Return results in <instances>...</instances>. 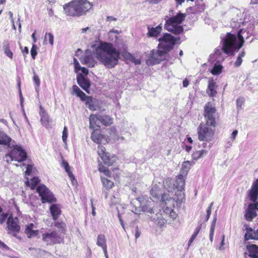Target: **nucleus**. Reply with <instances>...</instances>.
Returning <instances> with one entry per match:
<instances>
[{"mask_svg":"<svg viewBox=\"0 0 258 258\" xmlns=\"http://www.w3.org/2000/svg\"><path fill=\"white\" fill-rule=\"evenodd\" d=\"M243 32L246 30L240 29L237 34L228 32L225 36H221L222 47L216 49L214 53L210 55L209 61L211 63L215 62L221 63L226 57L225 54L234 55V52L238 51L244 42Z\"/></svg>","mask_w":258,"mask_h":258,"instance_id":"1","label":"nucleus"},{"mask_svg":"<svg viewBox=\"0 0 258 258\" xmlns=\"http://www.w3.org/2000/svg\"><path fill=\"white\" fill-rule=\"evenodd\" d=\"M94 53L96 58L108 69H112L118 64L120 55L124 60H129L133 56V54L127 51L126 46L120 51L112 43L105 42H101Z\"/></svg>","mask_w":258,"mask_h":258,"instance_id":"2","label":"nucleus"},{"mask_svg":"<svg viewBox=\"0 0 258 258\" xmlns=\"http://www.w3.org/2000/svg\"><path fill=\"white\" fill-rule=\"evenodd\" d=\"M180 37H174L169 33H164L158 40L159 44L157 50H152L146 63L148 66L159 64L163 60L161 57L173 49L174 46L180 41Z\"/></svg>","mask_w":258,"mask_h":258,"instance_id":"3","label":"nucleus"},{"mask_svg":"<svg viewBox=\"0 0 258 258\" xmlns=\"http://www.w3.org/2000/svg\"><path fill=\"white\" fill-rule=\"evenodd\" d=\"M92 6V4L88 0H76L64 5L63 10L68 16H81L88 12Z\"/></svg>","mask_w":258,"mask_h":258,"instance_id":"4","label":"nucleus"},{"mask_svg":"<svg viewBox=\"0 0 258 258\" xmlns=\"http://www.w3.org/2000/svg\"><path fill=\"white\" fill-rule=\"evenodd\" d=\"M186 14L180 11L176 15L171 17L166 16L164 28L175 35L181 34L183 32L184 29L183 26L180 25L184 20Z\"/></svg>","mask_w":258,"mask_h":258,"instance_id":"5","label":"nucleus"},{"mask_svg":"<svg viewBox=\"0 0 258 258\" xmlns=\"http://www.w3.org/2000/svg\"><path fill=\"white\" fill-rule=\"evenodd\" d=\"M152 202L147 201L144 197H140L131 202V211L136 214H139L141 211L146 213L150 216L154 213L151 207Z\"/></svg>","mask_w":258,"mask_h":258,"instance_id":"6","label":"nucleus"},{"mask_svg":"<svg viewBox=\"0 0 258 258\" xmlns=\"http://www.w3.org/2000/svg\"><path fill=\"white\" fill-rule=\"evenodd\" d=\"M40 233L41 234L42 241L47 245L60 244L63 240L56 230H46L42 228L40 230Z\"/></svg>","mask_w":258,"mask_h":258,"instance_id":"7","label":"nucleus"},{"mask_svg":"<svg viewBox=\"0 0 258 258\" xmlns=\"http://www.w3.org/2000/svg\"><path fill=\"white\" fill-rule=\"evenodd\" d=\"M36 190L39 194L42 204H52L56 202L57 200L54 195L44 184H40L38 185L36 188Z\"/></svg>","mask_w":258,"mask_h":258,"instance_id":"8","label":"nucleus"},{"mask_svg":"<svg viewBox=\"0 0 258 258\" xmlns=\"http://www.w3.org/2000/svg\"><path fill=\"white\" fill-rule=\"evenodd\" d=\"M12 150L6 157L9 156L12 161L15 160L18 162H21L26 160L27 154L21 146L16 145L15 143L12 144Z\"/></svg>","mask_w":258,"mask_h":258,"instance_id":"9","label":"nucleus"},{"mask_svg":"<svg viewBox=\"0 0 258 258\" xmlns=\"http://www.w3.org/2000/svg\"><path fill=\"white\" fill-rule=\"evenodd\" d=\"M207 123H201L197 128L198 138L200 141L210 142L214 135V130Z\"/></svg>","mask_w":258,"mask_h":258,"instance_id":"10","label":"nucleus"},{"mask_svg":"<svg viewBox=\"0 0 258 258\" xmlns=\"http://www.w3.org/2000/svg\"><path fill=\"white\" fill-rule=\"evenodd\" d=\"M216 112V108L212 105L210 102L207 103L205 107L204 110V115L206 120L207 124L211 126H216L215 113Z\"/></svg>","mask_w":258,"mask_h":258,"instance_id":"11","label":"nucleus"},{"mask_svg":"<svg viewBox=\"0 0 258 258\" xmlns=\"http://www.w3.org/2000/svg\"><path fill=\"white\" fill-rule=\"evenodd\" d=\"M7 224L8 230L13 235H16L20 232L21 227L18 224V218H14L12 216H9L7 219Z\"/></svg>","mask_w":258,"mask_h":258,"instance_id":"12","label":"nucleus"},{"mask_svg":"<svg viewBox=\"0 0 258 258\" xmlns=\"http://www.w3.org/2000/svg\"><path fill=\"white\" fill-rule=\"evenodd\" d=\"M80 61L83 64L87 66L89 68H93L96 64L92 51L90 50H86L85 54L80 58Z\"/></svg>","mask_w":258,"mask_h":258,"instance_id":"13","label":"nucleus"},{"mask_svg":"<svg viewBox=\"0 0 258 258\" xmlns=\"http://www.w3.org/2000/svg\"><path fill=\"white\" fill-rule=\"evenodd\" d=\"M258 211V203H250L244 214L245 219L251 221L256 216V211Z\"/></svg>","mask_w":258,"mask_h":258,"instance_id":"14","label":"nucleus"},{"mask_svg":"<svg viewBox=\"0 0 258 258\" xmlns=\"http://www.w3.org/2000/svg\"><path fill=\"white\" fill-rule=\"evenodd\" d=\"M77 82L80 87L87 93H90V81L87 78L80 73L77 75Z\"/></svg>","mask_w":258,"mask_h":258,"instance_id":"15","label":"nucleus"},{"mask_svg":"<svg viewBox=\"0 0 258 258\" xmlns=\"http://www.w3.org/2000/svg\"><path fill=\"white\" fill-rule=\"evenodd\" d=\"M184 195L183 193H179L176 195H175L174 198H171L169 195L168 194H163L161 195V200L162 202L165 203V204H167V202L173 203L174 201H176L177 204H181L183 200L184 199Z\"/></svg>","mask_w":258,"mask_h":258,"instance_id":"16","label":"nucleus"},{"mask_svg":"<svg viewBox=\"0 0 258 258\" xmlns=\"http://www.w3.org/2000/svg\"><path fill=\"white\" fill-rule=\"evenodd\" d=\"M15 143V141L13 140L4 131H0V146L12 148V144Z\"/></svg>","mask_w":258,"mask_h":258,"instance_id":"17","label":"nucleus"},{"mask_svg":"<svg viewBox=\"0 0 258 258\" xmlns=\"http://www.w3.org/2000/svg\"><path fill=\"white\" fill-rule=\"evenodd\" d=\"M248 197L249 200L253 203H257L256 201L258 199V179L255 180L252 183Z\"/></svg>","mask_w":258,"mask_h":258,"instance_id":"18","label":"nucleus"},{"mask_svg":"<svg viewBox=\"0 0 258 258\" xmlns=\"http://www.w3.org/2000/svg\"><path fill=\"white\" fill-rule=\"evenodd\" d=\"M104 147L101 146V149L102 150V155L101 156V158L104 163V164L109 166L115 162L116 157L115 155H110L108 153H105L103 150L102 148Z\"/></svg>","mask_w":258,"mask_h":258,"instance_id":"19","label":"nucleus"},{"mask_svg":"<svg viewBox=\"0 0 258 258\" xmlns=\"http://www.w3.org/2000/svg\"><path fill=\"white\" fill-rule=\"evenodd\" d=\"M35 225L33 223H31L28 224L26 226L25 229V233L29 238H31L35 237H37L40 233V230H34L33 228Z\"/></svg>","mask_w":258,"mask_h":258,"instance_id":"20","label":"nucleus"},{"mask_svg":"<svg viewBox=\"0 0 258 258\" xmlns=\"http://www.w3.org/2000/svg\"><path fill=\"white\" fill-rule=\"evenodd\" d=\"M173 185L179 193H182L181 191L184 190L185 176L182 174L178 175Z\"/></svg>","mask_w":258,"mask_h":258,"instance_id":"21","label":"nucleus"},{"mask_svg":"<svg viewBox=\"0 0 258 258\" xmlns=\"http://www.w3.org/2000/svg\"><path fill=\"white\" fill-rule=\"evenodd\" d=\"M85 104L86 106L92 111L96 110L100 107L99 100L92 96L88 97Z\"/></svg>","mask_w":258,"mask_h":258,"instance_id":"22","label":"nucleus"},{"mask_svg":"<svg viewBox=\"0 0 258 258\" xmlns=\"http://www.w3.org/2000/svg\"><path fill=\"white\" fill-rule=\"evenodd\" d=\"M49 210L54 221L57 220L61 213L60 205L53 204L50 206Z\"/></svg>","mask_w":258,"mask_h":258,"instance_id":"23","label":"nucleus"},{"mask_svg":"<svg viewBox=\"0 0 258 258\" xmlns=\"http://www.w3.org/2000/svg\"><path fill=\"white\" fill-rule=\"evenodd\" d=\"M98 121L105 126H110L113 123V119L107 114L99 113Z\"/></svg>","mask_w":258,"mask_h":258,"instance_id":"24","label":"nucleus"},{"mask_svg":"<svg viewBox=\"0 0 258 258\" xmlns=\"http://www.w3.org/2000/svg\"><path fill=\"white\" fill-rule=\"evenodd\" d=\"M166 217H165L162 213H157L154 216H151L153 221L158 225L160 227L163 226L166 222L165 220Z\"/></svg>","mask_w":258,"mask_h":258,"instance_id":"25","label":"nucleus"},{"mask_svg":"<svg viewBox=\"0 0 258 258\" xmlns=\"http://www.w3.org/2000/svg\"><path fill=\"white\" fill-rule=\"evenodd\" d=\"M40 111L39 114L41 117V122L43 125L47 127L48 125L49 118L48 114L46 112L45 110L42 107V106H40Z\"/></svg>","mask_w":258,"mask_h":258,"instance_id":"26","label":"nucleus"},{"mask_svg":"<svg viewBox=\"0 0 258 258\" xmlns=\"http://www.w3.org/2000/svg\"><path fill=\"white\" fill-rule=\"evenodd\" d=\"M217 86L216 82H214L213 79H210L208 82V90L210 92L209 95L211 97H214L217 93Z\"/></svg>","mask_w":258,"mask_h":258,"instance_id":"27","label":"nucleus"},{"mask_svg":"<svg viewBox=\"0 0 258 258\" xmlns=\"http://www.w3.org/2000/svg\"><path fill=\"white\" fill-rule=\"evenodd\" d=\"M249 252V256L251 258H258V246L255 244H250L246 246Z\"/></svg>","mask_w":258,"mask_h":258,"instance_id":"28","label":"nucleus"},{"mask_svg":"<svg viewBox=\"0 0 258 258\" xmlns=\"http://www.w3.org/2000/svg\"><path fill=\"white\" fill-rule=\"evenodd\" d=\"M103 138L102 135L100 133L99 130H94L91 134V139L92 141L97 143L100 144Z\"/></svg>","mask_w":258,"mask_h":258,"instance_id":"29","label":"nucleus"},{"mask_svg":"<svg viewBox=\"0 0 258 258\" xmlns=\"http://www.w3.org/2000/svg\"><path fill=\"white\" fill-rule=\"evenodd\" d=\"M99 113L96 114H91L89 116L90 127L94 129L96 127H100L98 123Z\"/></svg>","mask_w":258,"mask_h":258,"instance_id":"30","label":"nucleus"},{"mask_svg":"<svg viewBox=\"0 0 258 258\" xmlns=\"http://www.w3.org/2000/svg\"><path fill=\"white\" fill-rule=\"evenodd\" d=\"M212 64H213V66L210 71V73L212 75L215 76L220 75L222 73L223 70V66L221 63L215 62L214 63H212Z\"/></svg>","mask_w":258,"mask_h":258,"instance_id":"31","label":"nucleus"},{"mask_svg":"<svg viewBox=\"0 0 258 258\" xmlns=\"http://www.w3.org/2000/svg\"><path fill=\"white\" fill-rule=\"evenodd\" d=\"M162 30V26L161 25H158L157 27L154 28H148V34L150 37H157L158 35L161 33Z\"/></svg>","mask_w":258,"mask_h":258,"instance_id":"32","label":"nucleus"},{"mask_svg":"<svg viewBox=\"0 0 258 258\" xmlns=\"http://www.w3.org/2000/svg\"><path fill=\"white\" fill-rule=\"evenodd\" d=\"M61 166L64 168L66 172L68 173L72 182H73V180H75V177L72 172L70 171V166L68 162L65 160H63L61 163Z\"/></svg>","mask_w":258,"mask_h":258,"instance_id":"33","label":"nucleus"},{"mask_svg":"<svg viewBox=\"0 0 258 258\" xmlns=\"http://www.w3.org/2000/svg\"><path fill=\"white\" fill-rule=\"evenodd\" d=\"M191 166V163L189 161H186L183 162L181 169V174L186 175Z\"/></svg>","mask_w":258,"mask_h":258,"instance_id":"34","label":"nucleus"},{"mask_svg":"<svg viewBox=\"0 0 258 258\" xmlns=\"http://www.w3.org/2000/svg\"><path fill=\"white\" fill-rule=\"evenodd\" d=\"M160 213L163 214L165 217H166V215H168L169 217H170L172 219H175L176 218V214L175 212H174L173 210L171 208L166 207L162 212H160Z\"/></svg>","mask_w":258,"mask_h":258,"instance_id":"35","label":"nucleus"},{"mask_svg":"<svg viewBox=\"0 0 258 258\" xmlns=\"http://www.w3.org/2000/svg\"><path fill=\"white\" fill-rule=\"evenodd\" d=\"M207 153V151L206 150L196 151L192 153V158L194 160H198Z\"/></svg>","mask_w":258,"mask_h":258,"instance_id":"36","label":"nucleus"},{"mask_svg":"<svg viewBox=\"0 0 258 258\" xmlns=\"http://www.w3.org/2000/svg\"><path fill=\"white\" fill-rule=\"evenodd\" d=\"M216 221H217V214L215 213L214 215V218H213L211 226L210 234H209L210 240L211 242L213 241V236H214L215 227Z\"/></svg>","mask_w":258,"mask_h":258,"instance_id":"37","label":"nucleus"},{"mask_svg":"<svg viewBox=\"0 0 258 258\" xmlns=\"http://www.w3.org/2000/svg\"><path fill=\"white\" fill-rule=\"evenodd\" d=\"M96 244L98 246L100 247L106 245V239L104 235L99 234L98 235Z\"/></svg>","mask_w":258,"mask_h":258,"instance_id":"38","label":"nucleus"},{"mask_svg":"<svg viewBox=\"0 0 258 258\" xmlns=\"http://www.w3.org/2000/svg\"><path fill=\"white\" fill-rule=\"evenodd\" d=\"M194 14L201 13L204 11V7L202 5H197L188 8Z\"/></svg>","mask_w":258,"mask_h":258,"instance_id":"39","label":"nucleus"},{"mask_svg":"<svg viewBox=\"0 0 258 258\" xmlns=\"http://www.w3.org/2000/svg\"><path fill=\"white\" fill-rule=\"evenodd\" d=\"M245 53L244 51H241L238 54L236 61L234 62L235 67L238 68L240 67L242 62V58L245 56Z\"/></svg>","mask_w":258,"mask_h":258,"instance_id":"40","label":"nucleus"},{"mask_svg":"<svg viewBox=\"0 0 258 258\" xmlns=\"http://www.w3.org/2000/svg\"><path fill=\"white\" fill-rule=\"evenodd\" d=\"M101 181L104 187L108 189L111 188L114 185L112 181L105 177L102 178Z\"/></svg>","mask_w":258,"mask_h":258,"instance_id":"41","label":"nucleus"},{"mask_svg":"<svg viewBox=\"0 0 258 258\" xmlns=\"http://www.w3.org/2000/svg\"><path fill=\"white\" fill-rule=\"evenodd\" d=\"M33 74L34 76L33 77V80L35 86V90L36 91H37V89L39 88L40 85V81L39 77L35 74V72L34 71H33Z\"/></svg>","mask_w":258,"mask_h":258,"instance_id":"42","label":"nucleus"},{"mask_svg":"<svg viewBox=\"0 0 258 258\" xmlns=\"http://www.w3.org/2000/svg\"><path fill=\"white\" fill-rule=\"evenodd\" d=\"M40 180L39 179V177H34L31 179V188L32 189H34L35 188H36L37 185L39 183Z\"/></svg>","mask_w":258,"mask_h":258,"instance_id":"43","label":"nucleus"},{"mask_svg":"<svg viewBox=\"0 0 258 258\" xmlns=\"http://www.w3.org/2000/svg\"><path fill=\"white\" fill-rule=\"evenodd\" d=\"M213 205V202H212L210 204L208 209H207L206 215L205 216L204 220L203 221V223L207 222L208 221V220L209 219L210 215L211 214V210H212V208Z\"/></svg>","mask_w":258,"mask_h":258,"instance_id":"44","label":"nucleus"},{"mask_svg":"<svg viewBox=\"0 0 258 258\" xmlns=\"http://www.w3.org/2000/svg\"><path fill=\"white\" fill-rule=\"evenodd\" d=\"M213 205V202H212L210 204L208 209H207L206 215L205 216L204 220L203 221V223L207 222L208 221V220L209 219L210 215L211 214V210H212V208Z\"/></svg>","mask_w":258,"mask_h":258,"instance_id":"45","label":"nucleus"},{"mask_svg":"<svg viewBox=\"0 0 258 258\" xmlns=\"http://www.w3.org/2000/svg\"><path fill=\"white\" fill-rule=\"evenodd\" d=\"M3 48L5 54L10 58H12L13 54L12 51L9 48V44H7L4 45Z\"/></svg>","mask_w":258,"mask_h":258,"instance_id":"46","label":"nucleus"},{"mask_svg":"<svg viewBox=\"0 0 258 258\" xmlns=\"http://www.w3.org/2000/svg\"><path fill=\"white\" fill-rule=\"evenodd\" d=\"M68 137V130L66 126H64L62 131V140L63 142L67 144V138Z\"/></svg>","mask_w":258,"mask_h":258,"instance_id":"47","label":"nucleus"},{"mask_svg":"<svg viewBox=\"0 0 258 258\" xmlns=\"http://www.w3.org/2000/svg\"><path fill=\"white\" fill-rule=\"evenodd\" d=\"M244 103V98L243 97H239L236 99V106L237 109H240Z\"/></svg>","mask_w":258,"mask_h":258,"instance_id":"48","label":"nucleus"},{"mask_svg":"<svg viewBox=\"0 0 258 258\" xmlns=\"http://www.w3.org/2000/svg\"><path fill=\"white\" fill-rule=\"evenodd\" d=\"M54 221V226L63 231V230L64 229L65 224L62 222L56 221V220Z\"/></svg>","mask_w":258,"mask_h":258,"instance_id":"49","label":"nucleus"},{"mask_svg":"<svg viewBox=\"0 0 258 258\" xmlns=\"http://www.w3.org/2000/svg\"><path fill=\"white\" fill-rule=\"evenodd\" d=\"M151 195L152 197L154 198L155 200H158L160 198L161 196V194L158 193L156 190H154V189H152L150 191Z\"/></svg>","mask_w":258,"mask_h":258,"instance_id":"50","label":"nucleus"},{"mask_svg":"<svg viewBox=\"0 0 258 258\" xmlns=\"http://www.w3.org/2000/svg\"><path fill=\"white\" fill-rule=\"evenodd\" d=\"M244 239L245 240H248L249 239H255V236L254 235V231L253 233L246 232L244 235Z\"/></svg>","mask_w":258,"mask_h":258,"instance_id":"51","label":"nucleus"},{"mask_svg":"<svg viewBox=\"0 0 258 258\" xmlns=\"http://www.w3.org/2000/svg\"><path fill=\"white\" fill-rule=\"evenodd\" d=\"M31 55L33 59H35L37 54V46L36 45L33 44L31 49Z\"/></svg>","mask_w":258,"mask_h":258,"instance_id":"52","label":"nucleus"},{"mask_svg":"<svg viewBox=\"0 0 258 258\" xmlns=\"http://www.w3.org/2000/svg\"><path fill=\"white\" fill-rule=\"evenodd\" d=\"M8 214L7 213H3L0 214V223L1 224H3L6 220L8 218Z\"/></svg>","mask_w":258,"mask_h":258,"instance_id":"53","label":"nucleus"},{"mask_svg":"<svg viewBox=\"0 0 258 258\" xmlns=\"http://www.w3.org/2000/svg\"><path fill=\"white\" fill-rule=\"evenodd\" d=\"M48 37L49 43L52 45L53 44V35L50 33H46L45 35V39Z\"/></svg>","mask_w":258,"mask_h":258,"instance_id":"54","label":"nucleus"},{"mask_svg":"<svg viewBox=\"0 0 258 258\" xmlns=\"http://www.w3.org/2000/svg\"><path fill=\"white\" fill-rule=\"evenodd\" d=\"M78 97H79L82 101H85L86 102L87 100L88 99V97H90V96L86 95L85 93L82 91Z\"/></svg>","mask_w":258,"mask_h":258,"instance_id":"55","label":"nucleus"},{"mask_svg":"<svg viewBox=\"0 0 258 258\" xmlns=\"http://www.w3.org/2000/svg\"><path fill=\"white\" fill-rule=\"evenodd\" d=\"M232 21H233V23H235V24L234 26H233V27H239L240 28L241 27V24L242 25H244L245 24V23H246V22L243 21L241 20V19H240V21L239 22L236 21L235 19H233Z\"/></svg>","mask_w":258,"mask_h":258,"instance_id":"56","label":"nucleus"},{"mask_svg":"<svg viewBox=\"0 0 258 258\" xmlns=\"http://www.w3.org/2000/svg\"><path fill=\"white\" fill-rule=\"evenodd\" d=\"M33 166L31 164H27L26 165V170L25 171V174L30 175L32 173Z\"/></svg>","mask_w":258,"mask_h":258,"instance_id":"57","label":"nucleus"},{"mask_svg":"<svg viewBox=\"0 0 258 258\" xmlns=\"http://www.w3.org/2000/svg\"><path fill=\"white\" fill-rule=\"evenodd\" d=\"M73 90L74 93L78 96V95L82 92V90L76 85L73 86Z\"/></svg>","mask_w":258,"mask_h":258,"instance_id":"58","label":"nucleus"},{"mask_svg":"<svg viewBox=\"0 0 258 258\" xmlns=\"http://www.w3.org/2000/svg\"><path fill=\"white\" fill-rule=\"evenodd\" d=\"M130 61L135 65H139L141 64V60L139 59H137L134 55L132 56Z\"/></svg>","mask_w":258,"mask_h":258,"instance_id":"59","label":"nucleus"},{"mask_svg":"<svg viewBox=\"0 0 258 258\" xmlns=\"http://www.w3.org/2000/svg\"><path fill=\"white\" fill-rule=\"evenodd\" d=\"M74 63L75 69L76 71H78L79 68H81L80 63L76 58H74Z\"/></svg>","mask_w":258,"mask_h":258,"instance_id":"60","label":"nucleus"},{"mask_svg":"<svg viewBox=\"0 0 258 258\" xmlns=\"http://www.w3.org/2000/svg\"><path fill=\"white\" fill-rule=\"evenodd\" d=\"M141 232L139 229V228L138 226H136L135 228V236L136 238V239H138L141 235Z\"/></svg>","mask_w":258,"mask_h":258,"instance_id":"61","label":"nucleus"},{"mask_svg":"<svg viewBox=\"0 0 258 258\" xmlns=\"http://www.w3.org/2000/svg\"><path fill=\"white\" fill-rule=\"evenodd\" d=\"M233 141H233V140H232V139H230V140H228L226 141V143H225V147H226V148H230V147H231V146H232V143H233Z\"/></svg>","mask_w":258,"mask_h":258,"instance_id":"62","label":"nucleus"},{"mask_svg":"<svg viewBox=\"0 0 258 258\" xmlns=\"http://www.w3.org/2000/svg\"><path fill=\"white\" fill-rule=\"evenodd\" d=\"M0 248H2L5 250H9L10 247L7 246L4 242L0 240Z\"/></svg>","mask_w":258,"mask_h":258,"instance_id":"63","label":"nucleus"},{"mask_svg":"<svg viewBox=\"0 0 258 258\" xmlns=\"http://www.w3.org/2000/svg\"><path fill=\"white\" fill-rule=\"evenodd\" d=\"M237 134H238L237 130H234L231 134V139H232L233 141H234Z\"/></svg>","mask_w":258,"mask_h":258,"instance_id":"64","label":"nucleus"}]
</instances>
